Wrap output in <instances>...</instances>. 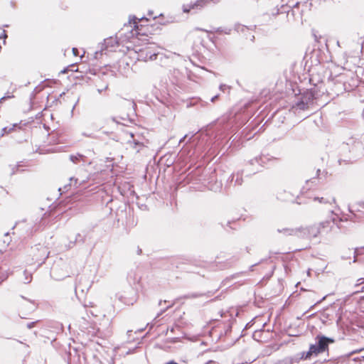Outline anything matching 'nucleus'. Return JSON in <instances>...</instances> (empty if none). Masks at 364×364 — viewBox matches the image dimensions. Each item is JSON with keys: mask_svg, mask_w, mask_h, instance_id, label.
Masks as SVG:
<instances>
[{"mask_svg": "<svg viewBox=\"0 0 364 364\" xmlns=\"http://www.w3.org/2000/svg\"><path fill=\"white\" fill-rule=\"evenodd\" d=\"M230 128L227 123L218 122L209 124L205 130L192 135L189 141L191 146L194 148L193 154L202 155V158L215 155Z\"/></svg>", "mask_w": 364, "mask_h": 364, "instance_id": "obj_1", "label": "nucleus"}, {"mask_svg": "<svg viewBox=\"0 0 364 364\" xmlns=\"http://www.w3.org/2000/svg\"><path fill=\"white\" fill-rule=\"evenodd\" d=\"M325 92L323 88V82H318L317 84H314V87L307 89L304 92L301 93V97L298 100L296 105L298 109L305 110L314 104V100L320 96H322Z\"/></svg>", "mask_w": 364, "mask_h": 364, "instance_id": "obj_2", "label": "nucleus"}, {"mask_svg": "<svg viewBox=\"0 0 364 364\" xmlns=\"http://www.w3.org/2000/svg\"><path fill=\"white\" fill-rule=\"evenodd\" d=\"M334 343L335 339L333 338L326 336L319 333L314 338V343L309 345V348L316 358L324 353L328 354L329 346Z\"/></svg>", "mask_w": 364, "mask_h": 364, "instance_id": "obj_3", "label": "nucleus"}, {"mask_svg": "<svg viewBox=\"0 0 364 364\" xmlns=\"http://www.w3.org/2000/svg\"><path fill=\"white\" fill-rule=\"evenodd\" d=\"M279 232H284L288 235H298L302 238L316 237L320 233V226L317 224L306 228H301L299 229L284 228L278 229Z\"/></svg>", "mask_w": 364, "mask_h": 364, "instance_id": "obj_4", "label": "nucleus"}, {"mask_svg": "<svg viewBox=\"0 0 364 364\" xmlns=\"http://www.w3.org/2000/svg\"><path fill=\"white\" fill-rule=\"evenodd\" d=\"M118 46V41L115 38L109 37L104 40V43L102 44V49L100 51V54H102L103 50L107 51H114V49L116 46Z\"/></svg>", "mask_w": 364, "mask_h": 364, "instance_id": "obj_5", "label": "nucleus"}, {"mask_svg": "<svg viewBox=\"0 0 364 364\" xmlns=\"http://www.w3.org/2000/svg\"><path fill=\"white\" fill-rule=\"evenodd\" d=\"M312 358H315L310 348L307 351H302L298 353L292 358V361L295 363H299L301 360H311Z\"/></svg>", "mask_w": 364, "mask_h": 364, "instance_id": "obj_6", "label": "nucleus"}, {"mask_svg": "<svg viewBox=\"0 0 364 364\" xmlns=\"http://www.w3.org/2000/svg\"><path fill=\"white\" fill-rule=\"evenodd\" d=\"M215 292L212 291H208L205 293H190L186 294L184 297L186 299H196L200 296H205V297H210L213 295H214Z\"/></svg>", "mask_w": 364, "mask_h": 364, "instance_id": "obj_7", "label": "nucleus"}, {"mask_svg": "<svg viewBox=\"0 0 364 364\" xmlns=\"http://www.w3.org/2000/svg\"><path fill=\"white\" fill-rule=\"evenodd\" d=\"M214 1L215 0H197L195 3L191 4V7L194 9H200L203 8L206 4Z\"/></svg>", "mask_w": 364, "mask_h": 364, "instance_id": "obj_8", "label": "nucleus"}, {"mask_svg": "<svg viewBox=\"0 0 364 364\" xmlns=\"http://www.w3.org/2000/svg\"><path fill=\"white\" fill-rule=\"evenodd\" d=\"M69 158H70V160L73 164H78L81 161H84V159H85V157L82 154H77L75 155H74V154L70 155Z\"/></svg>", "mask_w": 364, "mask_h": 364, "instance_id": "obj_9", "label": "nucleus"}, {"mask_svg": "<svg viewBox=\"0 0 364 364\" xmlns=\"http://www.w3.org/2000/svg\"><path fill=\"white\" fill-rule=\"evenodd\" d=\"M235 30L237 33H244V35L247 33H249V28L247 26L240 24V23H237L235 25Z\"/></svg>", "mask_w": 364, "mask_h": 364, "instance_id": "obj_10", "label": "nucleus"}, {"mask_svg": "<svg viewBox=\"0 0 364 364\" xmlns=\"http://www.w3.org/2000/svg\"><path fill=\"white\" fill-rule=\"evenodd\" d=\"M84 242H85L84 237H82L80 233H78V234L76 235L75 241H73V242L70 241V242L69 246L71 247H73L76 243L83 244Z\"/></svg>", "mask_w": 364, "mask_h": 364, "instance_id": "obj_11", "label": "nucleus"}, {"mask_svg": "<svg viewBox=\"0 0 364 364\" xmlns=\"http://www.w3.org/2000/svg\"><path fill=\"white\" fill-rule=\"evenodd\" d=\"M348 211L350 213V217H353L354 219H356V222H358L362 218L361 215L356 214V213H355V210L353 207L348 206Z\"/></svg>", "mask_w": 364, "mask_h": 364, "instance_id": "obj_12", "label": "nucleus"}, {"mask_svg": "<svg viewBox=\"0 0 364 364\" xmlns=\"http://www.w3.org/2000/svg\"><path fill=\"white\" fill-rule=\"evenodd\" d=\"M215 33H225V34H230V32H231V28H222V27H218V28H216L215 30Z\"/></svg>", "mask_w": 364, "mask_h": 364, "instance_id": "obj_13", "label": "nucleus"}, {"mask_svg": "<svg viewBox=\"0 0 364 364\" xmlns=\"http://www.w3.org/2000/svg\"><path fill=\"white\" fill-rule=\"evenodd\" d=\"M264 162V161L263 158H262V156H259L258 157H255V158H254V159H251L250 161V164H252V165L254 164L255 163H257L259 164H262Z\"/></svg>", "mask_w": 364, "mask_h": 364, "instance_id": "obj_14", "label": "nucleus"}, {"mask_svg": "<svg viewBox=\"0 0 364 364\" xmlns=\"http://www.w3.org/2000/svg\"><path fill=\"white\" fill-rule=\"evenodd\" d=\"M352 207H353V209L355 210V212H361V213H363V211H362V210L360 209V208H361L364 209V202H363V203H357V204H355V205H353Z\"/></svg>", "mask_w": 364, "mask_h": 364, "instance_id": "obj_15", "label": "nucleus"}, {"mask_svg": "<svg viewBox=\"0 0 364 364\" xmlns=\"http://www.w3.org/2000/svg\"><path fill=\"white\" fill-rule=\"evenodd\" d=\"M8 277V274L5 270H4L1 267H0V284L6 279Z\"/></svg>", "mask_w": 364, "mask_h": 364, "instance_id": "obj_16", "label": "nucleus"}, {"mask_svg": "<svg viewBox=\"0 0 364 364\" xmlns=\"http://www.w3.org/2000/svg\"><path fill=\"white\" fill-rule=\"evenodd\" d=\"M337 218H338L339 222H344V221L350 220L353 223H356V219H354L353 217H350V215H348L346 218H338V216H337Z\"/></svg>", "mask_w": 364, "mask_h": 364, "instance_id": "obj_17", "label": "nucleus"}, {"mask_svg": "<svg viewBox=\"0 0 364 364\" xmlns=\"http://www.w3.org/2000/svg\"><path fill=\"white\" fill-rule=\"evenodd\" d=\"M331 222V220H327L321 222L320 223H318L317 225H318V226H320V229L321 228H326L329 226Z\"/></svg>", "mask_w": 364, "mask_h": 364, "instance_id": "obj_18", "label": "nucleus"}, {"mask_svg": "<svg viewBox=\"0 0 364 364\" xmlns=\"http://www.w3.org/2000/svg\"><path fill=\"white\" fill-rule=\"evenodd\" d=\"M133 141H134V149H137L136 151L139 152L140 149H141V147H142L144 146L143 143H141V142H140V141H139L137 140H135V139H134Z\"/></svg>", "mask_w": 364, "mask_h": 364, "instance_id": "obj_19", "label": "nucleus"}, {"mask_svg": "<svg viewBox=\"0 0 364 364\" xmlns=\"http://www.w3.org/2000/svg\"><path fill=\"white\" fill-rule=\"evenodd\" d=\"M41 252H42L43 255H45L43 259H41L42 261H41V264H42V263H44L46 259L48 257L49 252H47V250L45 247H41Z\"/></svg>", "mask_w": 364, "mask_h": 364, "instance_id": "obj_20", "label": "nucleus"}, {"mask_svg": "<svg viewBox=\"0 0 364 364\" xmlns=\"http://www.w3.org/2000/svg\"><path fill=\"white\" fill-rule=\"evenodd\" d=\"M23 274H24V276H25V280H24V282H24L25 284H29V283L31 282V280H32V277H31V274H30V275H28V272H27V271H26V270H25V271L23 272Z\"/></svg>", "mask_w": 364, "mask_h": 364, "instance_id": "obj_21", "label": "nucleus"}, {"mask_svg": "<svg viewBox=\"0 0 364 364\" xmlns=\"http://www.w3.org/2000/svg\"><path fill=\"white\" fill-rule=\"evenodd\" d=\"M147 20V18L145 17V16H142L141 18L138 19L135 16H134L132 17V18H130L129 19V22L131 23L132 21H133V23H134V27H136L137 26V23L136 22V20H138V21H141V20Z\"/></svg>", "mask_w": 364, "mask_h": 364, "instance_id": "obj_22", "label": "nucleus"}, {"mask_svg": "<svg viewBox=\"0 0 364 364\" xmlns=\"http://www.w3.org/2000/svg\"><path fill=\"white\" fill-rule=\"evenodd\" d=\"M70 186H71V184H70V183H69V184H66V185H65V186H63V188H61V187L58 188V191H60V195H62V194H63V193H65V192L68 191V188H69V187H70Z\"/></svg>", "mask_w": 364, "mask_h": 364, "instance_id": "obj_23", "label": "nucleus"}, {"mask_svg": "<svg viewBox=\"0 0 364 364\" xmlns=\"http://www.w3.org/2000/svg\"><path fill=\"white\" fill-rule=\"evenodd\" d=\"M314 200H318L321 203H331L330 200H328V199L323 198V197H321V198L316 197L314 198Z\"/></svg>", "mask_w": 364, "mask_h": 364, "instance_id": "obj_24", "label": "nucleus"}, {"mask_svg": "<svg viewBox=\"0 0 364 364\" xmlns=\"http://www.w3.org/2000/svg\"><path fill=\"white\" fill-rule=\"evenodd\" d=\"M191 9H193L192 7H191V4H189V5H183V11L184 13H188Z\"/></svg>", "mask_w": 364, "mask_h": 364, "instance_id": "obj_25", "label": "nucleus"}, {"mask_svg": "<svg viewBox=\"0 0 364 364\" xmlns=\"http://www.w3.org/2000/svg\"><path fill=\"white\" fill-rule=\"evenodd\" d=\"M245 36L246 37V38H249L252 42L255 40V36L252 35L250 31H249V33H245Z\"/></svg>", "mask_w": 364, "mask_h": 364, "instance_id": "obj_26", "label": "nucleus"}, {"mask_svg": "<svg viewBox=\"0 0 364 364\" xmlns=\"http://www.w3.org/2000/svg\"><path fill=\"white\" fill-rule=\"evenodd\" d=\"M219 89L220 91L225 92V90L227 89L230 90V87L225 84H221L219 87Z\"/></svg>", "mask_w": 364, "mask_h": 364, "instance_id": "obj_27", "label": "nucleus"}, {"mask_svg": "<svg viewBox=\"0 0 364 364\" xmlns=\"http://www.w3.org/2000/svg\"><path fill=\"white\" fill-rule=\"evenodd\" d=\"M7 38V34L6 31H3V32L0 34V39L4 40V43H6V38Z\"/></svg>", "mask_w": 364, "mask_h": 364, "instance_id": "obj_28", "label": "nucleus"}, {"mask_svg": "<svg viewBox=\"0 0 364 364\" xmlns=\"http://www.w3.org/2000/svg\"><path fill=\"white\" fill-rule=\"evenodd\" d=\"M38 322V321H32V322H29L26 324V326L29 329H31L32 328H33L36 324Z\"/></svg>", "mask_w": 364, "mask_h": 364, "instance_id": "obj_29", "label": "nucleus"}, {"mask_svg": "<svg viewBox=\"0 0 364 364\" xmlns=\"http://www.w3.org/2000/svg\"><path fill=\"white\" fill-rule=\"evenodd\" d=\"M9 232H6L4 234L5 239L4 240V243H6L7 245H9L11 241L10 238L9 237Z\"/></svg>", "mask_w": 364, "mask_h": 364, "instance_id": "obj_30", "label": "nucleus"}, {"mask_svg": "<svg viewBox=\"0 0 364 364\" xmlns=\"http://www.w3.org/2000/svg\"><path fill=\"white\" fill-rule=\"evenodd\" d=\"M232 331V324L229 323L227 326V328L225 329V335H228L229 333H230Z\"/></svg>", "mask_w": 364, "mask_h": 364, "instance_id": "obj_31", "label": "nucleus"}, {"mask_svg": "<svg viewBox=\"0 0 364 364\" xmlns=\"http://www.w3.org/2000/svg\"><path fill=\"white\" fill-rule=\"evenodd\" d=\"M242 182V179L239 177V175L237 174V178L235 179V185H241Z\"/></svg>", "mask_w": 364, "mask_h": 364, "instance_id": "obj_32", "label": "nucleus"}, {"mask_svg": "<svg viewBox=\"0 0 364 364\" xmlns=\"http://www.w3.org/2000/svg\"><path fill=\"white\" fill-rule=\"evenodd\" d=\"M336 220H337V219H336V218H331V221H332L334 224H336V225L337 226V228H338V229H341V225L339 223H338L336 222Z\"/></svg>", "mask_w": 364, "mask_h": 364, "instance_id": "obj_33", "label": "nucleus"}, {"mask_svg": "<svg viewBox=\"0 0 364 364\" xmlns=\"http://www.w3.org/2000/svg\"><path fill=\"white\" fill-rule=\"evenodd\" d=\"M362 284H363V278H360L357 281V284L355 285V287H360Z\"/></svg>", "mask_w": 364, "mask_h": 364, "instance_id": "obj_34", "label": "nucleus"}, {"mask_svg": "<svg viewBox=\"0 0 364 364\" xmlns=\"http://www.w3.org/2000/svg\"><path fill=\"white\" fill-rule=\"evenodd\" d=\"M3 97L4 98V100H8V99L14 98V95H9V93H6V94H5V95H4V96H3Z\"/></svg>", "mask_w": 364, "mask_h": 364, "instance_id": "obj_35", "label": "nucleus"}, {"mask_svg": "<svg viewBox=\"0 0 364 364\" xmlns=\"http://www.w3.org/2000/svg\"><path fill=\"white\" fill-rule=\"evenodd\" d=\"M360 250H364V246H363V247H360V248H355V251H354V254H355V256H354V257H355V255H357V254H361V252H360Z\"/></svg>", "mask_w": 364, "mask_h": 364, "instance_id": "obj_36", "label": "nucleus"}, {"mask_svg": "<svg viewBox=\"0 0 364 364\" xmlns=\"http://www.w3.org/2000/svg\"><path fill=\"white\" fill-rule=\"evenodd\" d=\"M326 298V296H323L322 299H321L320 300H318L314 305H312L311 307H310V309H311L316 304H319L321 303L323 300H324Z\"/></svg>", "mask_w": 364, "mask_h": 364, "instance_id": "obj_37", "label": "nucleus"}, {"mask_svg": "<svg viewBox=\"0 0 364 364\" xmlns=\"http://www.w3.org/2000/svg\"><path fill=\"white\" fill-rule=\"evenodd\" d=\"M219 97V95H215L213 97H211L210 101L212 102H215Z\"/></svg>", "mask_w": 364, "mask_h": 364, "instance_id": "obj_38", "label": "nucleus"}, {"mask_svg": "<svg viewBox=\"0 0 364 364\" xmlns=\"http://www.w3.org/2000/svg\"><path fill=\"white\" fill-rule=\"evenodd\" d=\"M156 58V53H153V54H151L149 55V59L151 60H155Z\"/></svg>", "mask_w": 364, "mask_h": 364, "instance_id": "obj_39", "label": "nucleus"}, {"mask_svg": "<svg viewBox=\"0 0 364 364\" xmlns=\"http://www.w3.org/2000/svg\"><path fill=\"white\" fill-rule=\"evenodd\" d=\"M188 136V134H186L183 137H182L180 141H179V143L181 144V143H184L185 141H186V139L187 138Z\"/></svg>", "mask_w": 364, "mask_h": 364, "instance_id": "obj_40", "label": "nucleus"}, {"mask_svg": "<svg viewBox=\"0 0 364 364\" xmlns=\"http://www.w3.org/2000/svg\"><path fill=\"white\" fill-rule=\"evenodd\" d=\"M70 181H75V183L76 184V183H77L78 179H77V178H74V177H71V178H70Z\"/></svg>", "mask_w": 364, "mask_h": 364, "instance_id": "obj_41", "label": "nucleus"}, {"mask_svg": "<svg viewBox=\"0 0 364 364\" xmlns=\"http://www.w3.org/2000/svg\"><path fill=\"white\" fill-rule=\"evenodd\" d=\"M321 169L318 168L316 171V178H319Z\"/></svg>", "mask_w": 364, "mask_h": 364, "instance_id": "obj_42", "label": "nucleus"}, {"mask_svg": "<svg viewBox=\"0 0 364 364\" xmlns=\"http://www.w3.org/2000/svg\"><path fill=\"white\" fill-rule=\"evenodd\" d=\"M359 291H364V285L360 288V290H357L356 291H355L353 294H356Z\"/></svg>", "mask_w": 364, "mask_h": 364, "instance_id": "obj_43", "label": "nucleus"}, {"mask_svg": "<svg viewBox=\"0 0 364 364\" xmlns=\"http://www.w3.org/2000/svg\"><path fill=\"white\" fill-rule=\"evenodd\" d=\"M108 88V86H105V87L104 88V90H107ZM103 89L100 90V89H98L97 91L99 93H101L102 92Z\"/></svg>", "mask_w": 364, "mask_h": 364, "instance_id": "obj_44", "label": "nucleus"}, {"mask_svg": "<svg viewBox=\"0 0 364 364\" xmlns=\"http://www.w3.org/2000/svg\"><path fill=\"white\" fill-rule=\"evenodd\" d=\"M6 129H7V128H6V127H4V128L2 129V132H3V133L1 134V136H3V135H4V134L5 132H6Z\"/></svg>", "mask_w": 364, "mask_h": 364, "instance_id": "obj_45", "label": "nucleus"}, {"mask_svg": "<svg viewBox=\"0 0 364 364\" xmlns=\"http://www.w3.org/2000/svg\"><path fill=\"white\" fill-rule=\"evenodd\" d=\"M257 264V263H256V264H252V265L250 267V270H251V271H252V270H253V267H254L255 266H256Z\"/></svg>", "mask_w": 364, "mask_h": 364, "instance_id": "obj_46", "label": "nucleus"}, {"mask_svg": "<svg viewBox=\"0 0 364 364\" xmlns=\"http://www.w3.org/2000/svg\"><path fill=\"white\" fill-rule=\"evenodd\" d=\"M112 120L114 122H116L117 124H118L119 122L117 121L116 118L115 117H112Z\"/></svg>", "mask_w": 364, "mask_h": 364, "instance_id": "obj_47", "label": "nucleus"}, {"mask_svg": "<svg viewBox=\"0 0 364 364\" xmlns=\"http://www.w3.org/2000/svg\"><path fill=\"white\" fill-rule=\"evenodd\" d=\"M250 326V323H247L245 327V328H244V330L247 328H249Z\"/></svg>", "mask_w": 364, "mask_h": 364, "instance_id": "obj_48", "label": "nucleus"}, {"mask_svg": "<svg viewBox=\"0 0 364 364\" xmlns=\"http://www.w3.org/2000/svg\"><path fill=\"white\" fill-rule=\"evenodd\" d=\"M137 253L138 255H140L141 253V250L139 247H138Z\"/></svg>", "mask_w": 364, "mask_h": 364, "instance_id": "obj_49", "label": "nucleus"}, {"mask_svg": "<svg viewBox=\"0 0 364 364\" xmlns=\"http://www.w3.org/2000/svg\"><path fill=\"white\" fill-rule=\"evenodd\" d=\"M77 48H73V52L74 55H76L75 51H77Z\"/></svg>", "mask_w": 364, "mask_h": 364, "instance_id": "obj_50", "label": "nucleus"}, {"mask_svg": "<svg viewBox=\"0 0 364 364\" xmlns=\"http://www.w3.org/2000/svg\"><path fill=\"white\" fill-rule=\"evenodd\" d=\"M5 100H4V98L3 97H1V98H0V104H1V102H3L4 101H5Z\"/></svg>", "mask_w": 364, "mask_h": 364, "instance_id": "obj_51", "label": "nucleus"}, {"mask_svg": "<svg viewBox=\"0 0 364 364\" xmlns=\"http://www.w3.org/2000/svg\"><path fill=\"white\" fill-rule=\"evenodd\" d=\"M5 100H4V98L3 97H1V98H0V104H1V102H3L4 101H5Z\"/></svg>", "mask_w": 364, "mask_h": 364, "instance_id": "obj_52", "label": "nucleus"}, {"mask_svg": "<svg viewBox=\"0 0 364 364\" xmlns=\"http://www.w3.org/2000/svg\"><path fill=\"white\" fill-rule=\"evenodd\" d=\"M164 311H165V310H162L159 314H158L157 317H159L160 315H161Z\"/></svg>", "mask_w": 364, "mask_h": 364, "instance_id": "obj_53", "label": "nucleus"}, {"mask_svg": "<svg viewBox=\"0 0 364 364\" xmlns=\"http://www.w3.org/2000/svg\"><path fill=\"white\" fill-rule=\"evenodd\" d=\"M174 330H175V328L172 327V328H171L170 331L173 333L174 331Z\"/></svg>", "mask_w": 364, "mask_h": 364, "instance_id": "obj_54", "label": "nucleus"}, {"mask_svg": "<svg viewBox=\"0 0 364 364\" xmlns=\"http://www.w3.org/2000/svg\"><path fill=\"white\" fill-rule=\"evenodd\" d=\"M213 360H209L208 362L205 363V364H209V363H213Z\"/></svg>", "mask_w": 364, "mask_h": 364, "instance_id": "obj_55", "label": "nucleus"}, {"mask_svg": "<svg viewBox=\"0 0 364 364\" xmlns=\"http://www.w3.org/2000/svg\"><path fill=\"white\" fill-rule=\"evenodd\" d=\"M323 174L324 175V176H326L327 175V171H323Z\"/></svg>", "mask_w": 364, "mask_h": 364, "instance_id": "obj_56", "label": "nucleus"}, {"mask_svg": "<svg viewBox=\"0 0 364 364\" xmlns=\"http://www.w3.org/2000/svg\"><path fill=\"white\" fill-rule=\"evenodd\" d=\"M152 14H153V11H149V16L152 15Z\"/></svg>", "mask_w": 364, "mask_h": 364, "instance_id": "obj_57", "label": "nucleus"}, {"mask_svg": "<svg viewBox=\"0 0 364 364\" xmlns=\"http://www.w3.org/2000/svg\"><path fill=\"white\" fill-rule=\"evenodd\" d=\"M231 177H232L231 181H233L234 178H235V175H232Z\"/></svg>", "mask_w": 364, "mask_h": 364, "instance_id": "obj_58", "label": "nucleus"}, {"mask_svg": "<svg viewBox=\"0 0 364 364\" xmlns=\"http://www.w3.org/2000/svg\"><path fill=\"white\" fill-rule=\"evenodd\" d=\"M358 351H360V350L353 351L350 354L355 353V352H358Z\"/></svg>", "mask_w": 364, "mask_h": 364, "instance_id": "obj_59", "label": "nucleus"}, {"mask_svg": "<svg viewBox=\"0 0 364 364\" xmlns=\"http://www.w3.org/2000/svg\"><path fill=\"white\" fill-rule=\"evenodd\" d=\"M332 201H333V203H336V199H335L334 198H332Z\"/></svg>", "mask_w": 364, "mask_h": 364, "instance_id": "obj_60", "label": "nucleus"}, {"mask_svg": "<svg viewBox=\"0 0 364 364\" xmlns=\"http://www.w3.org/2000/svg\"><path fill=\"white\" fill-rule=\"evenodd\" d=\"M330 212H331V213L332 215H333V214H334L333 210H331Z\"/></svg>", "mask_w": 364, "mask_h": 364, "instance_id": "obj_61", "label": "nucleus"}, {"mask_svg": "<svg viewBox=\"0 0 364 364\" xmlns=\"http://www.w3.org/2000/svg\"><path fill=\"white\" fill-rule=\"evenodd\" d=\"M358 359V358H355L353 360H357Z\"/></svg>", "mask_w": 364, "mask_h": 364, "instance_id": "obj_62", "label": "nucleus"}, {"mask_svg": "<svg viewBox=\"0 0 364 364\" xmlns=\"http://www.w3.org/2000/svg\"><path fill=\"white\" fill-rule=\"evenodd\" d=\"M362 358H364V355H362Z\"/></svg>", "mask_w": 364, "mask_h": 364, "instance_id": "obj_63", "label": "nucleus"}]
</instances>
